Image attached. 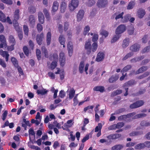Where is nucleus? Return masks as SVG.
I'll return each instance as SVG.
<instances>
[{
	"label": "nucleus",
	"mask_w": 150,
	"mask_h": 150,
	"mask_svg": "<svg viewBox=\"0 0 150 150\" xmlns=\"http://www.w3.org/2000/svg\"><path fill=\"white\" fill-rule=\"evenodd\" d=\"M79 1L78 0H71L69 3L68 8L71 12L74 11L78 6Z\"/></svg>",
	"instance_id": "obj_1"
},
{
	"label": "nucleus",
	"mask_w": 150,
	"mask_h": 150,
	"mask_svg": "<svg viewBox=\"0 0 150 150\" xmlns=\"http://www.w3.org/2000/svg\"><path fill=\"white\" fill-rule=\"evenodd\" d=\"M89 67V64L88 63L85 64L84 61H82L80 62L79 66V70L81 73L83 72L84 70L86 74H88L87 70Z\"/></svg>",
	"instance_id": "obj_2"
},
{
	"label": "nucleus",
	"mask_w": 150,
	"mask_h": 150,
	"mask_svg": "<svg viewBox=\"0 0 150 150\" xmlns=\"http://www.w3.org/2000/svg\"><path fill=\"white\" fill-rule=\"evenodd\" d=\"M19 11L18 9L16 10L15 11L14 16V20L13 21L14 26L15 28L17 30H18V29H19V27L17 22V21L19 18Z\"/></svg>",
	"instance_id": "obj_3"
},
{
	"label": "nucleus",
	"mask_w": 150,
	"mask_h": 150,
	"mask_svg": "<svg viewBox=\"0 0 150 150\" xmlns=\"http://www.w3.org/2000/svg\"><path fill=\"white\" fill-rule=\"evenodd\" d=\"M0 21L3 22H6L10 24L12 23L9 17L8 16L6 18L5 14L1 11H0Z\"/></svg>",
	"instance_id": "obj_4"
},
{
	"label": "nucleus",
	"mask_w": 150,
	"mask_h": 150,
	"mask_svg": "<svg viewBox=\"0 0 150 150\" xmlns=\"http://www.w3.org/2000/svg\"><path fill=\"white\" fill-rule=\"evenodd\" d=\"M126 26L123 24H121L118 26L115 31V34H119L121 35L126 30Z\"/></svg>",
	"instance_id": "obj_5"
},
{
	"label": "nucleus",
	"mask_w": 150,
	"mask_h": 150,
	"mask_svg": "<svg viewBox=\"0 0 150 150\" xmlns=\"http://www.w3.org/2000/svg\"><path fill=\"white\" fill-rule=\"evenodd\" d=\"M53 57L54 60L52 62L50 67V69H53L57 66L58 61V56L57 54H54Z\"/></svg>",
	"instance_id": "obj_6"
},
{
	"label": "nucleus",
	"mask_w": 150,
	"mask_h": 150,
	"mask_svg": "<svg viewBox=\"0 0 150 150\" xmlns=\"http://www.w3.org/2000/svg\"><path fill=\"white\" fill-rule=\"evenodd\" d=\"M59 62L61 66H64L65 63V58L64 54L63 52H61L59 54Z\"/></svg>",
	"instance_id": "obj_7"
},
{
	"label": "nucleus",
	"mask_w": 150,
	"mask_h": 150,
	"mask_svg": "<svg viewBox=\"0 0 150 150\" xmlns=\"http://www.w3.org/2000/svg\"><path fill=\"white\" fill-rule=\"evenodd\" d=\"M67 92L69 96V99H71L74 96L75 91L73 88H70L68 89Z\"/></svg>",
	"instance_id": "obj_8"
},
{
	"label": "nucleus",
	"mask_w": 150,
	"mask_h": 150,
	"mask_svg": "<svg viewBox=\"0 0 150 150\" xmlns=\"http://www.w3.org/2000/svg\"><path fill=\"white\" fill-rule=\"evenodd\" d=\"M0 41L1 42L0 46L2 48L4 47L6 48L7 44L5 36L2 35H0Z\"/></svg>",
	"instance_id": "obj_9"
},
{
	"label": "nucleus",
	"mask_w": 150,
	"mask_h": 150,
	"mask_svg": "<svg viewBox=\"0 0 150 150\" xmlns=\"http://www.w3.org/2000/svg\"><path fill=\"white\" fill-rule=\"evenodd\" d=\"M107 0H98L97 3L98 6L100 8H103L107 5Z\"/></svg>",
	"instance_id": "obj_10"
},
{
	"label": "nucleus",
	"mask_w": 150,
	"mask_h": 150,
	"mask_svg": "<svg viewBox=\"0 0 150 150\" xmlns=\"http://www.w3.org/2000/svg\"><path fill=\"white\" fill-rule=\"evenodd\" d=\"M91 40H88L86 42L85 45V48L87 50V53L88 54H90L91 52Z\"/></svg>",
	"instance_id": "obj_11"
},
{
	"label": "nucleus",
	"mask_w": 150,
	"mask_h": 150,
	"mask_svg": "<svg viewBox=\"0 0 150 150\" xmlns=\"http://www.w3.org/2000/svg\"><path fill=\"white\" fill-rule=\"evenodd\" d=\"M105 57V54L102 52H99L97 55L96 60L97 62H99L103 60Z\"/></svg>",
	"instance_id": "obj_12"
},
{
	"label": "nucleus",
	"mask_w": 150,
	"mask_h": 150,
	"mask_svg": "<svg viewBox=\"0 0 150 150\" xmlns=\"http://www.w3.org/2000/svg\"><path fill=\"white\" fill-rule=\"evenodd\" d=\"M74 123L73 120H68L67 123L64 124L62 128L64 129H65L66 128L70 127L73 125Z\"/></svg>",
	"instance_id": "obj_13"
},
{
	"label": "nucleus",
	"mask_w": 150,
	"mask_h": 150,
	"mask_svg": "<svg viewBox=\"0 0 150 150\" xmlns=\"http://www.w3.org/2000/svg\"><path fill=\"white\" fill-rule=\"evenodd\" d=\"M84 14V12L83 10H80L77 14V19L78 21H80L83 19Z\"/></svg>",
	"instance_id": "obj_14"
},
{
	"label": "nucleus",
	"mask_w": 150,
	"mask_h": 150,
	"mask_svg": "<svg viewBox=\"0 0 150 150\" xmlns=\"http://www.w3.org/2000/svg\"><path fill=\"white\" fill-rule=\"evenodd\" d=\"M73 47L72 43L71 42H69L67 44V49L68 51L69 55V56H71L73 54Z\"/></svg>",
	"instance_id": "obj_15"
},
{
	"label": "nucleus",
	"mask_w": 150,
	"mask_h": 150,
	"mask_svg": "<svg viewBox=\"0 0 150 150\" xmlns=\"http://www.w3.org/2000/svg\"><path fill=\"white\" fill-rule=\"evenodd\" d=\"M121 135L119 134H110L107 136V138L110 139H115L119 138Z\"/></svg>",
	"instance_id": "obj_16"
},
{
	"label": "nucleus",
	"mask_w": 150,
	"mask_h": 150,
	"mask_svg": "<svg viewBox=\"0 0 150 150\" xmlns=\"http://www.w3.org/2000/svg\"><path fill=\"white\" fill-rule=\"evenodd\" d=\"M145 14V10L142 9L138 10L137 13V16L139 18H142Z\"/></svg>",
	"instance_id": "obj_17"
},
{
	"label": "nucleus",
	"mask_w": 150,
	"mask_h": 150,
	"mask_svg": "<svg viewBox=\"0 0 150 150\" xmlns=\"http://www.w3.org/2000/svg\"><path fill=\"white\" fill-rule=\"evenodd\" d=\"M67 8V4L64 1L61 2L60 5V9L61 13H64Z\"/></svg>",
	"instance_id": "obj_18"
},
{
	"label": "nucleus",
	"mask_w": 150,
	"mask_h": 150,
	"mask_svg": "<svg viewBox=\"0 0 150 150\" xmlns=\"http://www.w3.org/2000/svg\"><path fill=\"white\" fill-rule=\"evenodd\" d=\"M0 54L3 57H5L6 59V60L7 62L8 60V57L9 54L8 52L6 51H4L2 50H0Z\"/></svg>",
	"instance_id": "obj_19"
},
{
	"label": "nucleus",
	"mask_w": 150,
	"mask_h": 150,
	"mask_svg": "<svg viewBox=\"0 0 150 150\" xmlns=\"http://www.w3.org/2000/svg\"><path fill=\"white\" fill-rule=\"evenodd\" d=\"M44 34L42 33L40 35H37L36 38V40L38 43L40 45L42 44V39L44 38Z\"/></svg>",
	"instance_id": "obj_20"
},
{
	"label": "nucleus",
	"mask_w": 150,
	"mask_h": 150,
	"mask_svg": "<svg viewBox=\"0 0 150 150\" xmlns=\"http://www.w3.org/2000/svg\"><path fill=\"white\" fill-rule=\"evenodd\" d=\"M121 35L115 34L114 35L111 40V43H114L117 41L121 37Z\"/></svg>",
	"instance_id": "obj_21"
},
{
	"label": "nucleus",
	"mask_w": 150,
	"mask_h": 150,
	"mask_svg": "<svg viewBox=\"0 0 150 150\" xmlns=\"http://www.w3.org/2000/svg\"><path fill=\"white\" fill-rule=\"evenodd\" d=\"M135 113L134 112L131 113L127 115H123L119 117L118 118L119 120H124L125 118L127 117H132L134 116Z\"/></svg>",
	"instance_id": "obj_22"
},
{
	"label": "nucleus",
	"mask_w": 150,
	"mask_h": 150,
	"mask_svg": "<svg viewBox=\"0 0 150 150\" xmlns=\"http://www.w3.org/2000/svg\"><path fill=\"white\" fill-rule=\"evenodd\" d=\"M38 18L39 21L42 24L43 23L45 18L42 12H40L38 13Z\"/></svg>",
	"instance_id": "obj_23"
},
{
	"label": "nucleus",
	"mask_w": 150,
	"mask_h": 150,
	"mask_svg": "<svg viewBox=\"0 0 150 150\" xmlns=\"http://www.w3.org/2000/svg\"><path fill=\"white\" fill-rule=\"evenodd\" d=\"M140 46L138 44H134L130 47V50L133 52H136L139 50Z\"/></svg>",
	"instance_id": "obj_24"
},
{
	"label": "nucleus",
	"mask_w": 150,
	"mask_h": 150,
	"mask_svg": "<svg viewBox=\"0 0 150 150\" xmlns=\"http://www.w3.org/2000/svg\"><path fill=\"white\" fill-rule=\"evenodd\" d=\"M134 26L132 25L128 26V33L129 35H132L134 31Z\"/></svg>",
	"instance_id": "obj_25"
},
{
	"label": "nucleus",
	"mask_w": 150,
	"mask_h": 150,
	"mask_svg": "<svg viewBox=\"0 0 150 150\" xmlns=\"http://www.w3.org/2000/svg\"><path fill=\"white\" fill-rule=\"evenodd\" d=\"M59 3L57 1H54L52 7V11L55 12L58 9Z\"/></svg>",
	"instance_id": "obj_26"
},
{
	"label": "nucleus",
	"mask_w": 150,
	"mask_h": 150,
	"mask_svg": "<svg viewBox=\"0 0 150 150\" xmlns=\"http://www.w3.org/2000/svg\"><path fill=\"white\" fill-rule=\"evenodd\" d=\"M59 41L61 45H64L65 41L64 36L62 35H60L59 38Z\"/></svg>",
	"instance_id": "obj_27"
},
{
	"label": "nucleus",
	"mask_w": 150,
	"mask_h": 150,
	"mask_svg": "<svg viewBox=\"0 0 150 150\" xmlns=\"http://www.w3.org/2000/svg\"><path fill=\"white\" fill-rule=\"evenodd\" d=\"M123 147V146L122 144L116 145L112 148V150H120Z\"/></svg>",
	"instance_id": "obj_28"
},
{
	"label": "nucleus",
	"mask_w": 150,
	"mask_h": 150,
	"mask_svg": "<svg viewBox=\"0 0 150 150\" xmlns=\"http://www.w3.org/2000/svg\"><path fill=\"white\" fill-rule=\"evenodd\" d=\"M130 17V15H126L124 17H122L121 20L122 22L124 23L127 22L129 21Z\"/></svg>",
	"instance_id": "obj_29"
},
{
	"label": "nucleus",
	"mask_w": 150,
	"mask_h": 150,
	"mask_svg": "<svg viewBox=\"0 0 150 150\" xmlns=\"http://www.w3.org/2000/svg\"><path fill=\"white\" fill-rule=\"evenodd\" d=\"M148 69V68L144 66L139 69L136 72L135 74H137L140 73H142L143 72L146 71Z\"/></svg>",
	"instance_id": "obj_30"
},
{
	"label": "nucleus",
	"mask_w": 150,
	"mask_h": 150,
	"mask_svg": "<svg viewBox=\"0 0 150 150\" xmlns=\"http://www.w3.org/2000/svg\"><path fill=\"white\" fill-rule=\"evenodd\" d=\"M104 90V88L102 86H97L93 88V90L96 91H99L103 92Z\"/></svg>",
	"instance_id": "obj_31"
},
{
	"label": "nucleus",
	"mask_w": 150,
	"mask_h": 150,
	"mask_svg": "<svg viewBox=\"0 0 150 150\" xmlns=\"http://www.w3.org/2000/svg\"><path fill=\"white\" fill-rule=\"evenodd\" d=\"M51 34L50 32H48L47 33V45H49L51 42Z\"/></svg>",
	"instance_id": "obj_32"
},
{
	"label": "nucleus",
	"mask_w": 150,
	"mask_h": 150,
	"mask_svg": "<svg viewBox=\"0 0 150 150\" xmlns=\"http://www.w3.org/2000/svg\"><path fill=\"white\" fill-rule=\"evenodd\" d=\"M145 148V145L144 143H140L135 146L134 148L136 149H142Z\"/></svg>",
	"instance_id": "obj_33"
},
{
	"label": "nucleus",
	"mask_w": 150,
	"mask_h": 150,
	"mask_svg": "<svg viewBox=\"0 0 150 150\" xmlns=\"http://www.w3.org/2000/svg\"><path fill=\"white\" fill-rule=\"evenodd\" d=\"M98 45L96 42H94L92 44L91 47V51L94 52H95L97 48Z\"/></svg>",
	"instance_id": "obj_34"
},
{
	"label": "nucleus",
	"mask_w": 150,
	"mask_h": 150,
	"mask_svg": "<svg viewBox=\"0 0 150 150\" xmlns=\"http://www.w3.org/2000/svg\"><path fill=\"white\" fill-rule=\"evenodd\" d=\"M129 40L128 39H125L124 40L122 44V46L123 48H125L127 47L129 45Z\"/></svg>",
	"instance_id": "obj_35"
},
{
	"label": "nucleus",
	"mask_w": 150,
	"mask_h": 150,
	"mask_svg": "<svg viewBox=\"0 0 150 150\" xmlns=\"http://www.w3.org/2000/svg\"><path fill=\"white\" fill-rule=\"evenodd\" d=\"M42 51L43 55L44 54L45 57H48V53L47 50L45 48V47H42Z\"/></svg>",
	"instance_id": "obj_36"
},
{
	"label": "nucleus",
	"mask_w": 150,
	"mask_h": 150,
	"mask_svg": "<svg viewBox=\"0 0 150 150\" xmlns=\"http://www.w3.org/2000/svg\"><path fill=\"white\" fill-rule=\"evenodd\" d=\"M119 76H117L115 75L112 76L109 79V81L110 83L116 81L118 78Z\"/></svg>",
	"instance_id": "obj_37"
},
{
	"label": "nucleus",
	"mask_w": 150,
	"mask_h": 150,
	"mask_svg": "<svg viewBox=\"0 0 150 150\" xmlns=\"http://www.w3.org/2000/svg\"><path fill=\"white\" fill-rule=\"evenodd\" d=\"M146 116V115L144 113H141L135 115L134 117H132L133 119H137L139 118H142L145 117Z\"/></svg>",
	"instance_id": "obj_38"
},
{
	"label": "nucleus",
	"mask_w": 150,
	"mask_h": 150,
	"mask_svg": "<svg viewBox=\"0 0 150 150\" xmlns=\"http://www.w3.org/2000/svg\"><path fill=\"white\" fill-rule=\"evenodd\" d=\"M102 127V125L101 123H98V125L95 128V132H98L101 131Z\"/></svg>",
	"instance_id": "obj_39"
},
{
	"label": "nucleus",
	"mask_w": 150,
	"mask_h": 150,
	"mask_svg": "<svg viewBox=\"0 0 150 150\" xmlns=\"http://www.w3.org/2000/svg\"><path fill=\"white\" fill-rule=\"evenodd\" d=\"M29 21L31 26L35 24V20L34 17L33 16H30L29 17Z\"/></svg>",
	"instance_id": "obj_40"
},
{
	"label": "nucleus",
	"mask_w": 150,
	"mask_h": 150,
	"mask_svg": "<svg viewBox=\"0 0 150 150\" xmlns=\"http://www.w3.org/2000/svg\"><path fill=\"white\" fill-rule=\"evenodd\" d=\"M9 42L11 44H15V41L12 35L9 36L8 38Z\"/></svg>",
	"instance_id": "obj_41"
},
{
	"label": "nucleus",
	"mask_w": 150,
	"mask_h": 150,
	"mask_svg": "<svg viewBox=\"0 0 150 150\" xmlns=\"http://www.w3.org/2000/svg\"><path fill=\"white\" fill-rule=\"evenodd\" d=\"M47 91L46 89H43L41 90H38L37 91L38 94H41L42 95H44L47 93Z\"/></svg>",
	"instance_id": "obj_42"
},
{
	"label": "nucleus",
	"mask_w": 150,
	"mask_h": 150,
	"mask_svg": "<svg viewBox=\"0 0 150 150\" xmlns=\"http://www.w3.org/2000/svg\"><path fill=\"white\" fill-rule=\"evenodd\" d=\"M140 103H141V104H140V105H137L136 103H134L133 104L131 105H130V108H136L139 107L141 106L142 104H143V102L142 101H141L140 102Z\"/></svg>",
	"instance_id": "obj_43"
},
{
	"label": "nucleus",
	"mask_w": 150,
	"mask_h": 150,
	"mask_svg": "<svg viewBox=\"0 0 150 150\" xmlns=\"http://www.w3.org/2000/svg\"><path fill=\"white\" fill-rule=\"evenodd\" d=\"M11 61L15 67H18V63L16 59L14 57H12L11 58Z\"/></svg>",
	"instance_id": "obj_44"
},
{
	"label": "nucleus",
	"mask_w": 150,
	"mask_h": 150,
	"mask_svg": "<svg viewBox=\"0 0 150 150\" xmlns=\"http://www.w3.org/2000/svg\"><path fill=\"white\" fill-rule=\"evenodd\" d=\"M100 34L105 37H107L108 35V32L104 30H102L100 31Z\"/></svg>",
	"instance_id": "obj_45"
},
{
	"label": "nucleus",
	"mask_w": 150,
	"mask_h": 150,
	"mask_svg": "<svg viewBox=\"0 0 150 150\" xmlns=\"http://www.w3.org/2000/svg\"><path fill=\"white\" fill-rule=\"evenodd\" d=\"M123 14V12H122L120 14L116 13L115 14V19L116 20H117L118 19H119V18H122Z\"/></svg>",
	"instance_id": "obj_46"
},
{
	"label": "nucleus",
	"mask_w": 150,
	"mask_h": 150,
	"mask_svg": "<svg viewBox=\"0 0 150 150\" xmlns=\"http://www.w3.org/2000/svg\"><path fill=\"white\" fill-rule=\"evenodd\" d=\"M36 54L37 58L38 60H40L41 58V52L40 50L37 49L36 50Z\"/></svg>",
	"instance_id": "obj_47"
},
{
	"label": "nucleus",
	"mask_w": 150,
	"mask_h": 150,
	"mask_svg": "<svg viewBox=\"0 0 150 150\" xmlns=\"http://www.w3.org/2000/svg\"><path fill=\"white\" fill-rule=\"evenodd\" d=\"M135 4V3L133 1L130 2L127 6V9H130L132 8Z\"/></svg>",
	"instance_id": "obj_48"
},
{
	"label": "nucleus",
	"mask_w": 150,
	"mask_h": 150,
	"mask_svg": "<svg viewBox=\"0 0 150 150\" xmlns=\"http://www.w3.org/2000/svg\"><path fill=\"white\" fill-rule=\"evenodd\" d=\"M90 30V27L88 26H87L84 28L83 34L86 35L88 33Z\"/></svg>",
	"instance_id": "obj_49"
},
{
	"label": "nucleus",
	"mask_w": 150,
	"mask_h": 150,
	"mask_svg": "<svg viewBox=\"0 0 150 150\" xmlns=\"http://www.w3.org/2000/svg\"><path fill=\"white\" fill-rule=\"evenodd\" d=\"M23 31L25 34L28 36V26L26 25L23 26Z\"/></svg>",
	"instance_id": "obj_50"
},
{
	"label": "nucleus",
	"mask_w": 150,
	"mask_h": 150,
	"mask_svg": "<svg viewBox=\"0 0 150 150\" xmlns=\"http://www.w3.org/2000/svg\"><path fill=\"white\" fill-rule=\"evenodd\" d=\"M16 30L17 31L18 33V37L20 40H21L23 38V34L22 33V32L21 31V29L19 27V29H18V30H17L16 29Z\"/></svg>",
	"instance_id": "obj_51"
},
{
	"label": "nucleus",
	"mask_w": 150,
	"mask_h": 150,
	"mask_svg": "<svg viewBox=\"0 0 150 150\" xmlns=\"http://www.w3.org/2000/svg\"><path fill=\"white\" fill-rule=\"evenodd\" d=\"M65 93L64 90H62L59 92V96L61 98H63L65 96Z\"/></svg>",
	"instance_id": "obj_52"
},
{
	"label": "nucleus",
	"mask_w": 150,
	"mask_h": 150,
	"mask_svg": "<svg viewBox=\"0 0 150 150\" xmlns=\"http://www.w3.org/2000/svg\"><path fill=\"white\" fill-rule=\"evenodd\" d=\"M140 124L142 126L148 127L150 126V123L149 122L144 121L142 122Z\"/></svg>",
	"instance_id": "obj_53"
},
{
	"label": "nucleus",
	"mask_w": 150,
	"mask_h": 150,
	"mask_svg": "<svg viewBox=\"0 0 150 150\" xmlns=\"http://www.w3.org/2000/svg\"><path fill=\"white\" fill-rule=\"evenodd\" d=\"M98 38V36L97 34L94 33L93 34V36L92 38V41L93 42H95L96 41Z\"/></svg>",
	"instance_id": "obj_54"
},
{
	"label": "nucleus",
	"mask_w": 150,
	"mask_h": 150,
	"mask_svg": "<svg viewBox=\"0 0 150 150\" xmlns=\"http://www.w3.org/2000/svg\"><path fill=\"white\" fill-rule=\"evenodd\" d=\"M23 50L25 54L27 56H28L29 54V50L28 48L26 46L23 47Z\"/></svg>",
	"instance_id": "obj_55"
},
{
	"label": "nucleus",
	"mask_w": 150,
	"mask_h": 150,
	"mask_svg": "<svg viewBox=\"0 0 150 150\" xmlns=\"http://www.w3.org/2000/svg\"><path fill=\"white\" fill-rule=\"evenodd\" d=\"M131 68V66L130 65H128L125 67L122 70V72H126L128 70Z\"/></svg>",
	"instance_id": "obj_56"
},
{
	"label": "nucleus",
	"mask_w": 150,
	"mask_h": 150,
	"mask_svg": "<svg viewBox=\"0 0 150 150\" xmlns=\"http://www.w3.org/2000/svg\"><path fill=\"white\" fill-rule=\"evenodd\" d=\"M133 55V53L132 52H130L127 54L123 58V60H125L128 58L131 57Z\"/></svg>",
	"instance_id": "obj_57"
},
{
	"label": "nucleus",
	"mask_w": 150,
	"mask_h": 150,
	"mask_svg": "<svg viewBox=\"0 0 150 150\" xmlns=\"http://www.w3.org/2000/svg\"><path fill=\"white\" fill-rule=\"evenodd\" d=\"M73 101L74 102L73 105L75 106L78 103V98H76V97H74Z\"/></svg>",
	"instance_id": "obj_58"
},
{
	"label": "nucleus",
	"mask_w": 150,
	"mask_h": 150,
	"mask_svg": "<svg viewBox=\"0 0 150 150\" xmlns=\"http://www.w3.org/2000/svg\"><path fill=\"white\" fill-rule=\"evenodd\" d=\"M8 114V112L7 110H5L2 115V119L3 120H4L6 118Z\"/></svg>",
	"instance_id": "obj_59"
},
{
	"label": "nucleus",
	"mask_w": 150,
	"mask_h": 150,
	"mask_svg": "<svg viewBox=\"0 0 150 150\" xmlns=\"http://www.w3.org/2000/svg\"><path fill=\"white\" fill-rule=\"evenodd\" d=\"M0 64L1 66L4 68H5L6 67V64L5 62L2 59L0 58Z\"/></svg>",
	"instance_id": "obj_60"
},
{
	"label": "nucleus",
	"mask_w": 150,
	"mask_h": 150,
	"mask_svg": "<svg viewBox=\"0 0 150 150\" xmlns=\"http://www.w3.org/2000/svg\"><path fill=\"white\" fill-rule=\"evenodd\" d=\"M1 1L4 3L8 4H11L13 3L11 0H1Z\"/></svg>",
	"instance_id": "obj_61"
},
{
	"label": "nucleus",
	"mask_w": 150,
	"mask_h": 150,
	"mask_svg": "<svg viewBox=\"0 0 150 150\" xmlns=\"http://www.w3.org/2000/svg\"><path fill=\"white\" fill-rule=\"evenodd\" d=\"M136 144V143L134 142H130L126 144V146L128 147L133 146Z\"/></svg>",
	"instance_id": "obj_62"
},
{
	"label": "nucleus",
	"mask_w": 150,
	"mask_h": 150,
	"mask_svg": "<svg viewBox=\"0 0 150 150\" xmlns=\"http://www.w3.org/2000/svg\"><path fill=\"white\" fill-rule=\"evenodd\" d=\"M43 12L45 15L46 17L47 18H48L49 16L47 10L46 9H44L43 10Z\"/></svg>",
	"instance_id": "obj_63"
},
{
	"label": "nucleus",
	"mask_w": 150,
	"mask_h": 150,
	"mask_svg": "<svg viewBox=\"0 0 150 150\" xmlns=\"http://www.w3.org/2000/svg\"><path fill=\"white\" fill-rule=\"evenodd\" d=\"M117 128L119 129L121 128L124 126V124L123 122H119L117 124H116Z\"/></svg>",
	"instance_id": "obj_64"
}]
</instances>
